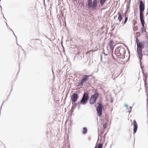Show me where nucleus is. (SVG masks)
Instances as JSON below:
<instances>
[{
  "instance_id": "nucleus-1",
  "label": "nucleus",
  "mask_w": 148,
  "mask_h": 148,
  "mask_svg": "<svg viewBox=\"0 0 148 148\" xmlns=\"http://www.w3.org/2000/svg\"><path fill=\"white\" fill-rule=\"evenodd\" d=\"M136 41L137 46V52L138 57L141 60L142 58V49L145 46H148V42L147 41H144L140 42L137 37H136Z\"/></svg>"
},
{
  "instance_id": "nucleus-2",
  "label": "nucleus",
  "mask_w": 148,
  "mask_h": 148,
  "mask_svg": "<svg viewBox=\"0 0 148 148\" xmlns=\"http://www.w3.org/2000/svg\"><path fill=\"white\" fill-rule=\"evenodd\" d=\"M99 95L98 93L95 92L94 95H92L89 100L90 104H92L95 103L96 100L99 97Z\"/></svg>"
},
{
  "instance_id": "nucleus-3",
  "label": "nucleus",
  "mask_w": 148,
  "mask_h": 148,
  "mask_svg": "<svg viewBox=\"0 0 148 148\" xmlns=\"http://www.w3.org/2000/svg\"><path fill=\"white\" fill-rule=\"evenodd\" d=\"M88 95L87 93H84L80 102L82 104H85L87 103L88 99Z\"/></svg>"
},
{
  "instance_id": "nucleus-4",
  "label": "nucleus",
  "mask_w": 148,
  "mask_h": 148,
  "mask_svg": "<svg viewBox=\"0 0 148 148\" xmlns=\"http://www.w3.org/2000/svg\"><path fill=\"white\" fill-rule=\"evenodd\" d=\"M97 103L98 106L97 108V110L99 116H101L102 115V109L103 107L101 103Z\"/></svg>"
},
{
  "instance_id": "nucleus-5",
  "label": "nucleus",
  "mask_w": 148,
  "mask_h": 148,
  "mask_svg": "<svg viewBox=\"0 0 148 148\" xmlns=\"http://www.w3.org/2000/svg\"><path fill=\"white\" fill-rule=\"evenodd\" d=\"M140 15V16H143V12L145 10V5L143 1L140 0L139 6Z\"/></svg>"
},
{
  "instance_id": "nucleus-6",
  "label": "nucleus",
  "mask_w": 148,
  "mask_h": 148,
  "mask_svg": "<svg viewBox=\"0 0 148 148\" xmlns=\"http://www.w3.org/2000/svg\"><path fill=\"white\" fill-rule=\"evenodd\" d=\"M91 75H84L82 77V79L79 83V85L80 86L83 85V84L86 82L89 79L88 77Z\"/></svg>"
},
{
  "instance_id": "nucleus-7",
  "label": "nucleus",
  "mask_w": 148,
  "mask_h": 148,
  "mask_svg": "<svg viewBox=\"0 0 148 148\" xmlns=\"http://www.w3.org/2000/svg\"><path fill=\"white\" fill-rule=\"evenodd\" d=\"M79 98L78 94L75 93H73L71 97V99L73 103L76 101Z\"/></svg>"
},
{
  "instance_id": "nucleus-8",
  "label": "nucleus",
  "mask_w": 148,
  "mask_h": 148,
  "mask_svg": "<svg viewBox=\"0 0 148 148\" xmlns=\"http://www.w3.org/2000/svg\"><path fill=\"white\" fill-rule=\"evenodd\" d=\"M118 52L119 53V54L123 56L125 53V49L123 48H121L119 50L118 49L116 50L115 51V53H117Z\"/></svg>"
},
{
  "instance_id": "nucleus-9",
  "label": "nucleus",
  "mask_w": 148,
  "mask_h": 148,
  "mask_svg": "<svg viewBox=\"0 0 148 148\" xmlns=\"http://www.w3.org/2000/svg\"><path fill=\"white\" fill-rule=\"evenodd\" d=\"M118 20L119 22H120L122 19V15H123V12L122 10H121V11L119 12H118Z\"/></svg>"
},
{
  "instance_id": "nucleus-10",
  "label": "nucleus",
  "mask_w": 148,
  "mask_h": 148,
  "mask_svg": "<svg viewBox=\"0 0 148 148\" xmlns=\"http://www.w3.org/2000/svg\"><path fill=\"white\" fill-rule=\"evenodd\" d=\"M91 6H89V8H92L95 9L97 6V0H93L92 3L91 4Z\"/></svg>"
},
{
  "instance_id": "nucleus-11",
  "label": "nucleus",
  "mask_w": 148,
  "mask_h": 148,
  "mask_svg": "<svg viewBox=\"0 0 148 148\" xmlns=\"http://www.w3.org/2000/svg\"><path fill=\"white\" fill-rule=\"evenodd\" d=\"M114 41L112 40H110L109 41V42L108 43V45L110 47V49L112 50V51L114 48V46H113L114 45Z\"/></svg>"
},
{
  "instance_id": "nucleus-12",
  "label": "nucleus",
  "mask_w": 148,
  "mask_h": 148,
  "mask_svg": "<svg viewBox=\"0 0 148 148\" xmlns=\"http://www.w3.org/2000/svg\"><path fill=\"white\" fill-rule=\"evenodd\" d=\"M134 132L135 133L137 130L138 125L135 120L133 121Z\"/></svg>"
},
{
  "instance_id": "nucleus-13",
  "label": "nucleus",
  "mask_w": 148,
  "mask_h": 148,
  "mask_svg": "<svg viewBox=\"0 0 148 148\" xmlns=\"http://www.w3.org/2000/svg\"><path fill=\"white\" fill-rule=\"evenodd\" d=\"M130 3H128L126 6V10L125 12V14L129 13L130 12Z\"/></svg>"
},
{
  "instance_id": "nucleus-14",
  "label": "nucleus",
  "mask_w": 148,
  "mask_h": 148,
  "mask_svg": "<svg viewBox=\"0 0 148 148\" xmlns=\"http://www.w3.org/2000/svg\"><path fill=\"white\" fill-rule=\"evenodd\" d=\"M140 18L141 23L143 26L142 27H145L144 23L145 22L143 16H140Z\"/></svg>"
},
{
  "instance_id": "nucleus-15",
  "label": "nucleus",
  "mask_w": 148,
  "mask_h": 148,
  "mask_svg": "<svg viewBox=\"0 0 148 148\" xmlns=\"http://www.w3.org/2000/svg\"><path fill=\"white\" fill-rule=\"evenodd\" d=\"M106 1L107 0H99L100 3L99 6L101 7L102 6Z\"/></svg>"
},
{
  "instance_id": "nucleus-16",
  "label": "nucleus",
  "mask_w": 148,
  "mask_h": 148,
  "mask_svg": "<svg viewBox=\"0 0 148 148\" xmlns=\"http://www.w3.org/2000/svg\"><path fill=\"white\" fill-rule=\"evenodd\" d=\"M103 145L101 144H99L98 146H95V148H102Z\"/></svg>"
},
{
  "instance_id": "nucleus-17",
  "label": "nucleus",
  "mask_w": 148,
  "mask_h": 148,
  "mask_svg": "<svg viewBox=\"0 0 148 148\" xmlns=\"http://www.w3.org/2000/svg\"><path fill=\"white\" fill-rule=\"evenodd\" d=\"M92 0H88V5L89 7V6H91V4H92Z\"/></svg>"
},
{
  "instance_id": "nucleus-18",
  "label": "nucleus",
  "mask_w": 148,
  "mask_h": 148,
  "mask_svg": "<svg viewBox=\"0 0 148 148\" xmlns=\"http://www.w3.org/2000/svg\"><path fill=\"white\" fill-rule=\"evenodd\" d=\"M141 32L142 33H143L144 32H146V30L145 27H142L141 28Z\"/></svg>"
},
{
  "instance_id": "nucleus-19",
  "label": "nucleus",
  "mask_w": 148,
  "mask_h": 148,
  "mask_svg": "<svg viewBox=\"0 0 148 148\" xmlns=\"http://www.w3.org/2000/svg\"><path fill=\"white\" fill-rule=\"evenodd\" d=\"M135 35L136 36V37L138 38L140 36V32H137L136 33Z\"/></svg>"
},
{
  "instance_id": "nucleus-20",
  "label": "nucleus",
  "mask_w": 148,
  "mask_h": 148,
  "mask_svg": "<svg viewBox=\"0 0 148 148\" xmlns=\"http://www.w3.org/2000/svg\"><path fill=\"white\" fill-rule=\"evenodd\" d=\"M83 134H85L86 132H87V129L85 127H84L83 129Z\"/></svg>"
},
{
  "instance_id": "nucleus-21",
  "label": "nucleus",
  "mask_w": 148,
  "mask_h": 148,
  "mask_svg": "<svg viewBox=\"0 0 148 148\" xmlns=\"http://www.w3.org/2000/svg\"><path fill=\"white\" fill-rule=\"evenodd\" d=\"M138 29V27L137 25H135L134 26L133 30L134 31L137 30Z\"/></svg>"
},
{
  "instance_id": "nucleus-22",
  "label": "nucleus",
  "mask_w": 148,
  "mask_h": 148,
  "mask_svg": "<svg viewBox=\"0 0 148 148\" xmlns=\"http://www.w3.org/2000/svg\"><path fill=\"white\" fill-rule=\"evenodd\" d=\"M127 20H128V17H127L125 18V21H124V22H123V23L124 24H125L126 23L127 21Z\"/></svg>"
},
{
  "instance_id": "nucleus-23",
  "label": "nucleus",
  "mask_w": 148,
  "mask_h": 148,
  "mask_svg": "<svg viewBox=\"0 0 148 148\" xmlns=\"http://www.w3.org/2000/svg\"><path fill=\"white\" fill-rule=\"evenodd\" d=\"M107 123H105V124H104L103 125V128L104 129H106L107 128Z\"/></svg>"
},
{
  "instance_id": "nucleus-24",
  "label": "nucleus",
  "mask_w": 148,
  "mask_h": 148,
  "mask_svg": "<svg viewBox=\"0 0 148 148\" xmlns=\"http://www.w3.org/2000/svg\"><path fill=\"white\" fill-rule=\"evenodd\" d=\"M116 56L118 57L119 56H120L121 55V54H119V53H115Z\"/></svg>"
},
{
  "instance_id": "nucleus-25",
  "label": "nucleus",
  "mask_w": 148,
  "mask_h": 148,
  "mask_svg": "<svg viewBox=\"0 0 148 148\" xmlns=\"http://www.w3.org/2000/svg\"><path fill=\"white\" fill-rule=\"evenodd\" d=\"M93 50H90V51H88L87 52V53H88L89 52H93Z\"/></svg>"
},
{
  "instance_id": "nucleus-26",
  "label": "nucleus",
  "mask_w": 148,
  "mask_h": 148,
  "mask_svg": "<svg viewBox=\"0 0 148 148\" xmlns=\"http://www.w3.org/2000/svg\"><path fill=\"white\" fill-rule=\"evenodd\" d=\"M125 107H128L127 105H125Z\"/></svg>"
}]
</instances>
